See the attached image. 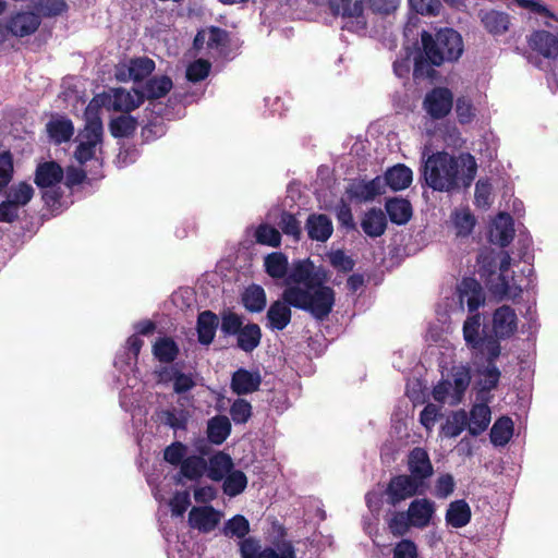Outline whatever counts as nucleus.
I'll return each instance as SVG.
<instances>
[{
	"instance_id": "14",
	"label": "nucleus",
	"mask_w": 558,
	"mask_h": 558,
	"mask_svg": "<svg viewBox=\"0 0 558 558\" xmlns=\"http://www.w3.org/2000/svg\"><path fill=\"white\" fill-rule=\"evenodd\" d=\"M155 69V62L147 57H140L120 62L114 75L118 81H141L148 76Z\"/></svg>"
},
{
	"instance_id": "36",
	"label": "nucleus",
	"mask_w": 558,
	"mask_h": 558,
	"mask_svg": "<svg viewBox=\"0 0 558 558\" xmlns=\"http://www.w3.org/2000/svg\"><path fill=\"white\" fill-rule=\"evenodd\" d=\"M218 317L210 311L202 312L197 318L198 341L202 344H210L215 338L218 327Z\"/></svg>"
},
{
	"instance_id": "57",
	"label": "nucleus",
	"mask_w": 558,
	"mask_h": 558,
	"mask_svg": "<svg viewBox=\"0 0 558 558\" xmlns=\"http://www.w3.org/2000/svg\"><path fill=\"white\" fill-rule=\"evenodd\" d=\"M13 177V159L9 151L0 154V194L4 191Z\"/></svg>"
},
{
	"instance_id": "1",
	"label": "nucleus",
	"mask_w": 558,
	"mask_h": 558,
	"mask_svg": "<svg viewBox=\"0 0 558 558\" xmlns=\"http://www.w3.org/2000/svg\"><path fill=\"white\" fill-rule=\"evenodd\" d=\"M325 280L324 269L316 267L311 259L293 262L282 296L293 307L307 311L317 319H324L335 304V292L330 287L324 286Z\"/></svg>"
},
{
	"instance_id": "42",
	"label": "nucleus",
	"mask_w": 558,
	"mask_h": 558,
	"mask_svg": "<svg viewBox=\"0 0 558 558\" xmlns=\"http://www.w3.org/2000/svg\"><path fill=\"white\" fill-rule=\"evenodd\" d=\"M34 196V187L27 182L12 184L5 191V198L20 208L26 206Z\"/></svg>"
},
{
	"instance_id": "34",
	"label": "nucleus",
	"mask_w": 558,
	"mask_h": 558,
	"mask_svg": "<svg viewBox=\"0 0 558 558\" xmlns=\"http://www.w3.org/2000/svg\"><path fill=\"white\" fill-rule=\"evenodd\" d=\"M361 227L363 231L371 238H377L384 234L387 220L384 211L381 209H369L365 213Z\"/></svg>"
},
{
	"instance_id": "60",
	"label": "nucleus",
	"mask_w": 558,
	"mask_h": 558,
	"mask_svg": "<svg viewBox=\"0 0 558 558\" xmlns=\"http://www.w3.org/2000/svg\"><path fill=\"white\" fill-rule=\"evenodd\" d=\"M210 70V63L198 59L191 63L186 70V77L191 82H198L207 77Z\"/></svg>"
},
{
	"instance_id": "56",
	"label": "nucleus",
	"mask_w": 558,
	"mask_h": 558,
	"mask_svg": "<svg viewBox=\"0 0 558 558\" xmlns=\"http://www.w3.org/2000/svg\"><path fill=\"white\" fill-rule=\"evenodd\" d=\"M260 558H295V550L291 543L282 542L275 547H265Z\"/></svg>"
},
{
	"instance_id": "61",
	"label": "nucleus",
	"mask_w": 558,
	"mask_h": 558,
	"mask_svg": "<svg viewBox=\"0 0 558 558\" xmlns=\"http://www.w3.org/2000/svg\"><path fill=\"white\" fill-rule=\"evenodd\" d=\"M401 0H367L368 12L378 15H389L400 5Z\"/></svg>"
},
{
	"instance_id": "45",
	"label": "nucleus",
	"mask_w": 558,
	"mask_h": 558,
	"mask_svg": "<svg viewBox=\"0 0 558 558\" xmlns=\"http://www.w3.org/2000/svg\"><path fill=\"white\" fill-rule=\"evenodd\" d=\"M481 315L478 313L470 315L463 324V338L471 349H477L481 344Z\"/></svg>"
},
{
	"instance_id": "39",
	"label": "nucleus",
	"mask_w": 558,
	"mask_h": 558,
	"mask_svg": "<svg viewBox=\"0 0 558 558\" xmlns=\"http://www.w3.org/2000/svg\"><path fill=\"white\" fill-rule=\"evenodd\" d=\"M262 331L257 324H247L236 335L238 347L250 353L254 351L260 343Z\"/></svg>"
},
{
	"instance_id": "63",
	"label": "nucleus",
	"mask_w": 558,
	"mask_h": 558,
	"mask_svg": "<svg viewBox=\"0 0 558 558\" xmlns=\"http://www.w3.org/2000/svg\"><path fill=\"white\" fill-rule=\"evenodd\" d=\"M186 454V446L182 442H173L165 449L163 458L167 462L173 465L182 464Z\"/></svg>"
},
{
	"instance_id": "53",
	"label": "nucleus",
	"mask_w": 558,
	"mask_h": 558,
	"mask_svg": "<svg viewBox=\"0 0 558 558\" xmlns=\"http://www.w3.org/2000/svg\"><path fill=\"white\" fill-rule=\"evenodd\" d=\"M153 352L156 359L160 362H172L179 352L177 343L170 338H160L158 339L154 347Z\"/></svg>"
},
{
	"instance_id": "32",
	"label": "nucleus",
	"mask_w": 558,
	"mask_h": 558,
	"mask_svg": "<svg viewBox=\"0 0 558 558\" xmlns=\"http://www.w3.org/2000/svg\"><path fill=\"white\" fill-rule=\"evenodd\" d=\"M308 236L312 240L326 242L332 234L331 220L326 215H311L306 221Z\"/></svg>"
},
{
	"instance_id": "23",
	"label": "nucleus",
	"mask_w": 558,
	"mask_h": 558,
	"mask_svg": "<svg viewBox=\"0 0 558 558\" xmlns=\"http://www.w3.org/2000/svg\"><path fill=\"white\" fill-rule=\"evenodd\" d=\"M46 130L50 140L56 144L70 141L74 134L72 121L64 116H53L46 124Z\"/></svg>"
},
{
	"instance_id": "26",
	"label": "nucleus",
	"mask_w": 558,
	"mask_h": 558,
	"mask_svg": "<svg viewBox=\"0 0 558 558\" xmlns=\"http://www.w3.org/2000/svg\"><path fill=\"white\" fill-rule=\"evenodd\" d=\"M413 173L404 165H397L388 169L381 180L385 182V191L390 187L392 191H401L410 186Z\"/></svg>"
},
{
	"instance_id": "48",
	"label": "nucleus",
	"mask_w": 558,
	"mask_h": 558,
	"mask_svg": "<svg viewBox=\"0 0 558 558\" xmlns=\"http://www.w3.org/2000/svg\"><path fill=\"white\" fill-rule=\"evenodd\" d=\"M247 486V477L240 470H232L225 478L222 484L223 493L229 497H235L242 494Z\"/></svg>"
},
{
	"instance_id": "54",
	"label": "nucleus",
	"mask_w": 558,
	"mask_h": 558,
	"mask_svg": "<svg viewBox=\"0 0 558 558\" xmlns=\"http://www.w3.org/2000/svg\"><path fill=\"white\" fill-rule=\"evenodd\" d=\"M256 242L271 247H278L281 243V234L268 223H262L255 231Z\"/></svg>"
},
{
	"instance_id": "2",
	"label": "nucleus",
	"mask_w": 558,
	"mask_h": 558,
	"mask_svg": "<svg viewBox=\"0 0 558 558\" xmlns=\"http://www.w3.org/2000/svg\"><path fill=\"white\" fill-rule=\"evenodd\" d=\"M423 175L434 191L451 192L461 186H470L476 177L477 163L469 153L453 156L437 151L425 158L423 154Z\"/></svg>"
},
{
	"instance_id": "12",
	"label": "nucleus",
	"mask_w": 558,
	"mask_h": 558,
	"mask_svg": "<svg viewBox=\"0 0 558 558\" xmlns=\"http://www.w3.org/2000/svg\"><path fill=\"white\" fill-rule=\"evenodd\" d=\"M492 332L499 340L510 339L518 331L519 318L509 305L497 307L492 315L490 322Z\"/></svg>"
},
{
	"instance_id": "43",
	"label": "nucleus",
	"mask_w": 558,
	"mask_h": 558,
	"mask_svg": "<svg viewBox=\"0 0 558 558\" xmlns=\"http://www.w3.org/2000/svg\"><path fill=\"white\" fill-rule=\"evenodd\" d=\"M468 426V413L464 410L452 412L441 426V434L448 438L458 437Z\"/></svg>"
},
{
	"instance_id": "8",
	"label": "nucleus",
	"mask_w": 558,
	"mask_h": 558,
	"mask_svg": "<svg viewBox=\"0 0 558 558\" xmlns=\"http://www.w3.org/2000/svg\"><path fill=\"white\" fill-rule=\"evenodd\" d=\"M64 177L63 169L54 161L38 165L35 173V183L44 190L43 198L48 206H54L60 198L57 185Z\"/></svg>"
},
{
	"instance_id": "50",
	"label": "nucleus",
	"mask_w": 558,
	"mask_h": 558,
	"mask_svg": "<svg viewBox=\"0 0 558 558\" xmlns=\"http://www.w3.org/2000/svg\"><path fill=\"white\" fill-rule=\"evenodd\" d=\"M250 532V523L244 515L236 514L226 521L222 533L229 538H244Z\"/></svg>"
},
{
	"instance_id": "9",
	"label": "nucleus",
	"mask_w": 558,
	"mask_h": 558,
	"mask_svg": "<svg viewBox=\"0 0 558 558\" xmlns=\"http://www.w3.org/2000/svg\"><path fill=\"white\" fill-rule=\"evenodd\" d=\"M426 483L408 474L393 476L385 490L387 502L392 507L426 490Z\"/></svg>"
},
{
	"instance_id": "55",
	"label": "nucleus",
	"mask_w": 558,
	"mask_h": 558,
	"mask_svg": "<svg viewBox=\"0 0 558 558\" xmlns=\"http://www.w3.org/2000/svg\"><path fill=\"white\" fill-rule=\"evenodd\" d=\"M136 120L131 116H120L110 123V131L114 137H126L136 129Z\"/></svg>"
},
{
	"instance_id": "18",
	"label": "nucleus",
	"mask_w": 558,
	"mask_h": 558,
	"mask_svg": "<svg viewBox=\"0 0 558 558\" xmlns=\"http://www.w3.org/2000/svg\"><path fill=\"white\" fill-rule=\"evenodd\" d=\"M531 49L543 57L554 59L558 56V37L547 31H536L527 39Z\"/></svg>"
},
{
	"instance_id": "58",
	"label": "nucleus",
	"mask_w": 558,
	"mask_h": 558,
	"mask_svg": "<svg viewBox=\"0 0 558 558\" xmlns=\"http://www.w3.org/2000/svg\"><path fill=\"white\" fill-rule=\"evenodd\" d=\"M475 108L466 97H459L456 101V112L461 124H468L475 118Z\"/></svg>"
},
{
	"instance_id": "27",
	"label": "nucleus",
	"mask_w": 558,
	"mask_h": 558,
	"mask_svg": "<svg viewBox=\"0 0 558 558\" xmlns=\"http://www.w3.org/2000/svg\"><path fill=\"white\" fill-rule=\"evenodd\" d=\"M264 267L266 274L275 280L283 279L287 286V277L291 271L288 257L281 252H274L265 256Z\"/></svg>"
},
{
	"instance_id": "13",
	"label": "nucleus",
	"mask_w": 558,
	"mask_h": 558,
	"mask_svg": "<svg viewBox=\"0 0 558 558\" xmlns=\"http://www.w3.org/2000/svg\"><path fill=\"white\" fill-rule=\"evenodd\" d=\"M347 195L351 201L366 203L385 194V182L381 177L372 180L354 179L347 186Z\"/></svg>"
},
{
	"instance_id": "29",
	"label": "nucleus",
	"mask_w": 558,
	"mask_h": 558,
	"mask_svg": "<svg viewBox=\"0 0 558 558\" xmlns=\"http://www.w3.org/2000/svg\"><path fill=\"white\" fill-rule=\"evenodd\" d=\"M492 412L487 404H474L468 416V430L472 436L481 435L488 427Z\"/></svg>"
},
{
	"instance_id": "46",
	"label": "nucleus",
	"mask_w": 558,
	"mask_h": 558,
	"mask_svg": "<svg viewBox=\"0 0 558 558\" xmlns=\"http://www.w3.org/2000/svg\"><path fill=\"white\" fill-rule=\"evenodd\" d=\"M172 88V81L168 76H155L150 78L141 93L143 98L157 99L163 97Z\"/></svg>"
},
{
	"instance_id": "62",
	"label": "nucleus",
	"mask_w": 558,
	"mask_h": 558,
	"mask_svg": "<svg viewBox=\"0 0 558 558\" xmlns=\"http://www.w3.org/2000/svg\"><path fill=\"white\" fill-rule=\"evenodd\" d=\"M330 264L339 271H350L354 267V260L343 251H333L328 255Z\"/></svg>"
},
{
	"instance_id": "64",
	"label": "nucleus",
	"mask_w": 558,
	"mask_h": 558,
	"mask_svg": "<svg viewBox=\"0 0 558 558\" xmlns=\"http://www.w3.org/2000/svg\"><path fill=\"white\" fill-rule=\"evenodd\" d=\"M191 504L189 492H179L169 500L168 505L175 517H181Z\"/></svg>"
},
{
	"instance_id": "19",
	"label": "nucleus",
	"mask_w": 558,
	"mask_h": 558,
	"mask_svg": "<svg viewBox=\"0 0 558 558\" xmlns=\"http://www.w3.org/2000/svg\"><path fill=\"white\" fill-rule=\"evenodd\" d=\"M409 476L421 480L423 483L433 475V465L429 460L428 453L422 448H414L408 460Z\"/></svg>"
},
{
	"instance_id": "10",
	"label": "nucleus",
	"mask_w": 558,
	"mask_h": 558,
	"mask_svg": "<svg viewBox=\"0 0 558 558\" xmlns=\"http://www.w3.org/2000/svg\"><path fill=\"white\" fill-rule=\"evenodd\" d=\"M75 160L84 165L92 161L100 166L99 154L101 153L102 133L83 130L76 137Z\"/></svg>"
},
{
	"instance_id": "44",
	"label": "nucleus",
	"mask_w": 558,
	"mask_h": 558,
	"mask_svg": "<svg viewBox=\"0 0 558 558\" xmlns=\"http://www.w3.org/2000/svg\"><path fill=\"white\" fill-rule=\"evenodd\" d=\"M231 432V424L227 416H215L208 422L207 434L211 442L222 444Z\"/></svg>"
},
{
	"instance_id": "15",
	"label": "nucleus",
	"mask_w": 558,
	"mask_h": 558,
	"mask_svg": "<svg viewBox=\"0 0 558 558\" xmlns=\"http://www.w3.org/2000/svg\"><path fill=\"white\" fill-rule=\"evenodd\" d=\"M461 307L466 305L470 313L476 312L485 304V292L480 282L473 278H464L457 288Z\"/></svg>"
},
{
	"instance_id": "49",
	"label": "nucleus",
	"mask_w": 558,
	"mask_h": 558,
	"mask_svg": "<svg viewBox=\"0 0 558 558\" xmlns=\"http://www.w3.org/2000/svg\"><path fill=\"white\" fill-rule=\"evenodd\" d=\"M207 461L198 456L186 457L181 464V474L189 480H198L206 474Z\"/></svg>"
},
{
	"instance_id": "7",
	"label": "nucleus",
	"mask_w": 558,
	"mask_h": 558,
	"mask_svg": "<svg viewBox=\"0 0 558 558\" xmlns=\"http://www.w3.org/2000/svg\"><path fill=\"white\" fill-rule=\"evenodd\" d=\"M330 12L341 17L342 29L365 35L369 24V13L364 0H327Z\"/></svg>"
},
{
	"instance_id": "51",
	"label": "nucleus",
	"mask_w": 558,
	"mask_h": 558,
	"mask_svg": "<svg viewBox=\"0 0 558 558\" xmlns=\"http://www.w3.org/2000/svg\"><path fill=\"white\" fill-rule=\"evenodd\" d=\"M477 373V385L481 391H490L497 387L500 379V371L494 363H487V365L478 369Z\"/></svg>"
},
{
	"instance_id": "31",
	"label": "nucleus",
	"mask_w": 558,
	"mask_h": 558,
	"mask_svg": "<svg viewBox=\"0 0 558 558\" xmlns=\"http://www.w3.org/2000/svg\"><path fill=\"white\" fill-rule=\"evenodd\" d=\"M107 107L104 94L96 95L87 105L84 113L86 131L104 133L102 122L100 119V110Z\"/></svg>"
},
{
	"instance_id": "47",
	"label": "nucleus",
	"mask_w": 558,
	"mask_h": 558,
	"mask_svg": "<svg viewBox=\"0 0 558 558\" xmlns=\"http://www.w3.org/2000/svg\"><path fill=\"white\" fill-rule=\"evenodd\" d=\"M189 417V411L178 407H172L159 413V420L172 429H184Z\"/></svg>"
},
{
	"instance_id": "41",
	"label": "nucleus",
	"mask_w": 558,
	"mask_h": 558,
	"mask_svg": "<svg viewBox=\"0 0 558 558\" xmlns=\"http://www.w3.org/2000/svg\"><path fill=\"white\" fill-rule=\"evenodd\" d=\"M386 210L393 223L404 225L412 216L411 204L403 198L389 199L386 203Z\"/></svg>"
},
{
	"instance_id": "37",
	"label": "nucleus",
	"mask_w": 558,
	"mask_h": 558,
	"mask_svg": "<svg viewBox=\"0 0 558 558\" xmlns=\"http://www.w3.org/2000/svg\"><path fill=\"white\" fill-rule=\"evenodd\" d=\"M450 220L457 236H468L474 229L475 217L468 207L456 208Z\"/></svg>"
},
{
	"instance_id": "3",
	"label": "nucleus",
	"mask_w": 558,
	"mask_h": 558,
	"mask_svg": "<svg viewBox=\"0 0 558 558\" xmlns=\"http://www.w3.org/2000/svg\"><path fill=\"white\" fill-rule=\"evenodd\" d=\"M477 264L482 276H488L486 284L489 291L498 299L515 300L522 293V287L510 271L511 257L504 252L499 264V272L495 275L492 270L494 264L493 253L483 251L477 256Z\"/></svg>"
},
{
	"instance_id": "6",
	"label": "nucleus",
	"mask_w": 558,
	"mask_h": 558,
	"mask_svg": "<svg viewBox=\"0 0 558 558\" xmlns=\"http://www.w3.org/2000/svg\"><path fill=\"white\" fill-rule=\"evenodd\" d=\"M471 367L468 364L453 365L434 387L433 398L445 404H459L471 384Z\"/></svg>"
},
{
	"instance_id": "33",
	"label": "nucleus",
	"mask_w": 558,
	"mask_h": 558,
	"mask_svg": "<svg viewBox=\"0 0 558 558\" xmlns=\"http://www.w3.org/2000/svg\"><path fill=\"white\" fill-rule=\"evenodd\" d=\"M233 470V462L229 454L218 452L207 461L206 475L214 482L222 481Z\"/></svg>"
},
{
	"instance_id": "52",
	"label": "nucleus",
	"mask_w": 558,
	"mask_h": 558,
	"mask_svg": "<svg viewBox=\"0 0 558 558\" xmlns=\"http://www.w3.org/2000/svg\"><path fill=\"white\" fill-rule=\"evenodd\" d=\"M227 33L225 31L211 27L207 31L199 32L194 39V45L199 48L204 43H206L207 47L210 49L218 48L225 43Z\"/></svg>"
},
{
	"instance_id": "38",
	"label": "nucleus",
	"mask_w": 558,
	"mask_h": 558,
	"mask_svg": "<svg viewBox=\"0 0 558 558\" xmlns=\"http://www.w3.org/2000/svg\"><path fill=\"white\" fill-rule=\"evenodd\" d=\"M242 303L248 312L259 313L264 311L267 303L264 288L258 284L248 286L242 293Z\"/></svg>"
},
{
	"instance_id": "40",
	"label": "nucleus",
	"mask_w": 558,
	"mask_h": 558,
	"mask_svg": "<svg viewBox=\"0 0 558 558\" xmlns=\"http://www.w3.org/2000/svg\"><path fill=\"white\" fill-rule=\"evenodd\" d=\"M513 436V422L508 416L498 418L490 429V441L496 447L506 446Z\"/></svg>"
},
{
	"instance_id": "30",
	"label": "nucleus",
	"mask_w": 558,
	"mask_h": 558,
	"mask_svg": "<svg viewBox=\"0 0 558 558\" xmlns=\"http://www.w3.org/2000/svg\"><path fill=\"white\" fill-rule=\"evenodd\" d=\"M267 219L270 222L277 223L284 234L290 235L295 240L299 239L301 234V226L292 214L280 208H272L268 213Z\"/></svg>"
},
{
	"instance_id": "16",
	"label": "nucleus",
	"mask_w": 558,
	"mask_h": 558,
	"mask_svg": "<svg viewBox=\"0 0 558 558\" xmlns=\"http://www.w3.org/2000/svg\"><path fill=\"white\" fill-rule=\"evenodd\" d=\"M106 97L107 108L114 111H131L140 107L144 100L143 94L137 89L117 88L108 94Z\"/></svg>"
},
{
	"instance_id": "24",
	"label": "nucleus",
	"mask_w": 558,
	"mask_h": 558,
	"mask_svg": "<svg viewBox=\"0 0 558 558\" xmlns=\"http://www.w3.org/2000/svg\"><path fill=\"white\" fill-rule=\"evenodd\" d=\"M160 378L165 383H172L174 392L179 395L190 391L196 385L192 373H183L177 366L165 368L160 374Z\"/></svg>"
},
{
	"instance_id": "17",
	"label": "nucleus",
	"mask_w": 558,
	"mask_h": 558,
	"mask_svg": "<svg viewBox=\"0 0 558 558\" xmlns=\"http://www.w3.org/2000/svg\"><path fill=\"white\" fill-rule=\"evenodd\" d=\"M222 518V513L210 506L193 507L189 513L191 527L203 533H209L216 529Z\"/></svg>"
},
{
	"instance_id": "35",
	"label": "nucleus",
	"mask_w": 558,
	"mask_h": 558,
	"mask_svg": "<svg viewBox=\"0 0 558 558\" xmlns=\"http://www.w3.org/2000/svg\"><path fill=\"white\" fill-rule=\"evenodd\" d=\"M471 520V508L469 504L461 499L449 504L446 511V522L452 527L459 529L465 526Z\"/></svg>"
},
{
	"instance_id": "21",
	"label": "nucleus",
	"mask_w": 558,
	"mask_h": 558,
	"mask_svg": "<svg viewBox=\"0 0 558 558\" xmlns=\"http://www.w3.org/2000/svg\"><path fill=\"white\" fill-rule=\"evenodd\" d=\"M40 19L33 12H21L11 17L8 24L9 31L19 37L28 36L37 31Z\"/></svg>"
},
{
	"instance_id": "28",
	"label": "nucleus",
	"mask_w": 558,
	"mask_h": 558,
	"mask_svg": "<svg viewBox=\"0 0 558 558\" xmlns=\"http://www.w3.org/2000/svg\"><path fill=\"white\" fill-rule=\"evenodd\" d=\"M480 16L485 29L494 36L502 35L509 29L510 16L506 12L488 10L482 11Z\"/></svg>"
},
{
	"instance_id": "22",
	"label": "nucleus",
	"mask_w": 558,
	"mask_h": 558,
	"mask_svg": "<svg viewBox=\"0 0 558 558\" xmlns=\"http://www.w3.org/2000/svg\"><path fill=\"white\" fill-rule=\"evenodd\" d=\"M513 220L509 214L501 213L495 219L490 229V240L502 247L507 246L513 239Z\"/></svg>"
},
{
	"instance_id": "20",
	"label": "nucleus",
	"mask_w": 558,
	"mask_h": 558,
	"mask_svg": "<svg viewBox=\"0 0 558 558\" xmlns=\"http://www.w3.org/2000/svg\"><path fill=\"white\" fill-rule=\"evenodd\" d=\"M290 306L283 298L272 302L267 311L266 326L271 330H283L291 322Z\"/></svg>"
},
{
	"instance_id": "25",
	"label": "nucleus",
	"mask_w": 558,
	"mask_h": 558,
	"mask_svg": "<svg viewBox=\"0 0 558 558\" xmlns=\"http://www.w3.org/2000/svg\"><path fill=\"white\" fill-rule=\"evenodd\" d=\"M260 376L258 373L240 368L233 373L231 379V388L236 395H246L254 392L260 385Z\"/></svg>"
},
{
	"instance_id": "11",
	"label": "nucleus",
	"mask_w": 558,
	"mask_h": 558,
	"mask_svg": "<svg viewBox=\"0 0 558 558\" xmlns=\"http://www.w3.org/2000/svg\"><path fill=\"white\" fill-rule=\"evenodd\" d=\"M453 106V94L447 87H435L423 99V109L433 120L446 118Z\"/></svg>"
},
{
	"instance_id": "5",
	"label": "nucleus",
	"mask_w": 558,
	"mask_h": 558,
	"mask_svg": "<svg viewBox=\"0 0 558 558\" xmlns=\"http://www.w3.org/2000/svg\"><path fill=\"white\" fill-rule=\"evenodd\" d=\"M437 506L428 498H415L407 510L396 511L388 521L391 533L396 536L407 534L411 527L426 529L433 523Z\"/></svg>"
},
{
	"instance_id": "4",
	"label": "nucleus",
	"mask_w": 558,
	"mask_h": 558,
	"mask_svg": "<svg viewBox=\"0 0 558 558\" xmlns=\"http://www.w3.org/2000/svg\"><path fill=\"white\" fill-rule=\"evenodd\" d=\"M421 41L426 59L436 66L458 60L463 52L462 38L452 28L440 29L435 35L424 31Z\"/></svg>"
},
{
	"instance_id": "59",
	"label": "nucleus",
	"mask_w": 558,
	"mask_h": 558,
	"mask_svg": "<svg viewBox=\"0 0 558 558\" xmlns=\"http://www.w3.org/2000/svg\"><path fill=\"white\" fill-rule=\"evenodd\" d=\"M230 415L235 424L246 423L252 415L250 402L236 399L231 405Z\"/></svg>"
}]
</instances>
